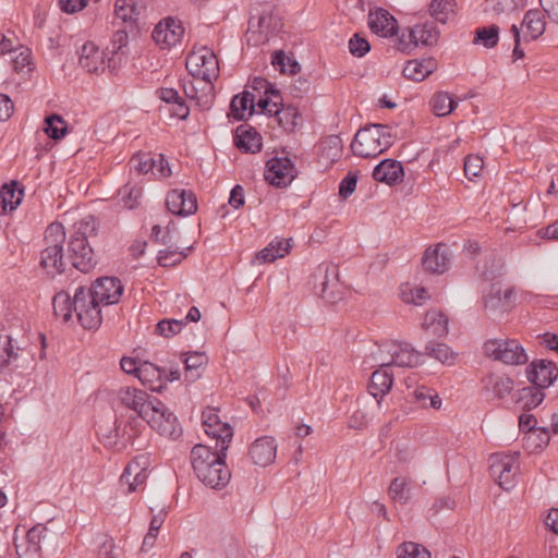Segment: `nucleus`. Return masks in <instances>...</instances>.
Masks as SVG:
<instances>
[{
  "instance_id": "39",
  "label": "nucleus",
  "mask_w": 558,
  "mask_h": 558,
  "mask_svg": "<svg viewBox=\"0 0 558 558\" xmlns=\"http://www.w3.org/2000/svg\"><path fill=\"white\" fill-rule=\"evenodd\" d=\"M53 313L64 323L69 322L74 311V299L65 291L58 292L52 299Z\"/></svg>"
},
{
  "instance_id": "45",
  "label": "nucleus",
  "mask_w": 558,
  "mask_h": 558,
  "mask_svg": "<svg viewBox=\"0 0 558 558\" xmlns=\"http://www.w3.org/2000/svg\"><path fill=\"white\" fill-rule=\"evenodd\" d=\"M166 517H167V511L165 509H160L158 511V513L153 515L150 523H149L148 532L146 533V535L143 539L142 550H149L154 547L156 539H157L158 532H159L160 527L162 526V524L166 520Z\"/></svg>"
},
{
  "instance_id": "12",
  "label": "nucleus",
  "mask_w": 558,
  "mask_h": 558,
  "mask_svg": "<svg viewBox=\"0 0 558 558\" xmlns=\"http://www.w3.org/2000/svg\"><path fill=\"white\" fill-rule=\"evenodd\" d=\"M202 420L206 434L216 439V447H220V451H227L233 436L231 426L220 421L216 409L203 411Z\"/></svg>"
},
{
  "instance_id": "20",
  "label": "nucleus",
  "mask_w": 558,
  "mask_h": 558,
  "mask_svg": "<svg viewBox=\"0 0 558 558\" xmlns=\"http://www.w3.org/2000/svg\"><path fill=\"white\" fill-rule=\"evenodd\" d=\"M277 444L274 437L263 436L257 438L250 447L248 454L254 464L267 466L276 459Z\"/></svg>"
},
{
  "instance_id": "9",
  "label": "nucleus",
  "mask_w": 558,
  "mask_h": 558,
  "mask_svg": "<svg viewBox=\"0 0 558 558\" xmlns=\"http://www.w3.org/2000/svg\"><path fill=\"white\" fill-rule=\"evenodd\" d=\"M490 475L498 481L499 486L511 489L515 484V476L519 471V452L511 454L494 453L489 458Z\"/></svg>"
},
{
  "instance_id": "36",
  "label": "nucleus",
  "mask_w": 558,
  "mask_h": 558,
  "mask_svg": "<svg viewBox=\"0 0 558 558\" xmlns=\"http://www.w3.org/2000/svg\"><path fill=\"white\" fill-rule=\"evenodd\" d=\"M274 114L279 125L287 132H294L301 121L299 110L294 106H282L281 109H274Z\"/></svg>"
},
{
  "instance_id": "28",
  "label": "nucleus",
  "mask_w": 558,
  "mask_h": 558,
  "mask_svg": "<svg viewBox=\"0 0 558 558\" xmlns=\"http://www.w3.org/2000/svg\"><path fill=\"white\" fill-rule=\"evenodd\" d=\"M163 374L165 369L158 367L157 365L147 361L140 362L137 378L151 391H161V389L165 387L162 380Z\"/></svg>"
},
{
  "instance_id": "46",
  "label": "nucleus",
  "mask_w": 558,
  "mask_h": 558,
  "mask_svg": "<svg viewBox=\"0 0 558 558\" xmlns=\"http://www.w3.org/2000/svg\"><path fill=\"white\" fill-rule=\"evenodd\" d=\"M430 108L437 117L450 114L457 106V102L446 92H439L430 99Z\"/></svg>"
},
{
  "instance_id": "62",
  "label": "nucleus",
  "mask_w": 558,
  "mask_h": 558,
  "mask_svg": "<svg viewBox=\"0 0 558 558\" xmlns=\"http://www.w3.org/2000/svg\"><path fill=\"white\" fill-rule=\"evenodd\" d=\"M356 174L348 173L339 184V195L342 198L349 197L356 189Z\"/></svg>"
},
{
  "instance_id": "18",
  "label": "nucleus",
  "mask_w": 558,
  "mask_h": 558,
  "mask_svg": "<svg viewBox=\"0 0 558 558\" xmlns=\"http://www.w3.org/2000/svg\"><path fill=\"white\" fill-rule=\"evenodd\" d=\"M526 377L533 386L544 390L558 377V368L551 361L536 360L526 367Z\"/></svg>"
},
{
  "instance_id": "31",
  "label": "nucleus",
  "mask_w": 558,
  "mask_h": 558,
  "mask_svg": "<svg viewBox=\"0 0 558 558\" xmlns=\"http://www.w3.org/2000/svg\"><path fill=\"white\" fill-rule=\"evenodd\" d=\"M31 361V353L26 349L16 345V342L9 336L8 350H4V369L26 367Z\"/></svg>"
},
{
  "instance_id": "14",
  "label": "nucleus",
  "mask_w": 558,
  "mask_h": 558,
  "mask_svg": "<svg viewBox=\"0 0 558 558\" xmlns=\"http://www.w3.org/2000/svg\"><path fill=\"white\" fill-rule=\"evenodd\" d=\"M484 308L490 314H505L514 305V295L512 288H504L496 282L490 284L489 290L483 296Z\"/></svg>"
},
{
  "instance_id": "60",
  "label": "nucleus",
  "mask_w": 558,
  "mask_h": 558,
  "mask_svg": "<svg viewBox=\"0 0 558 558\" xmlns=\"http://www.w3.org/2000/svg\"><path fill=\"white\" fill-rule=\"evenodd\" d=\"M536 423H537V420L533 414L523 413L520 415V417H519L520 429L530 433V435L526 437V442L532 440L533 434H535L537 432Z\"/></svg>"
},
{
  "instance_id": "30",
  "label": "nucleus",
  "mask_w": 558,
  "mask_h": 558,
  "mask_svg": "<svg viewBox=\"0 0 558 558\" xmlns=\"http://www.w3.org/2000/svg\"><path fill=\"white\" fill-rule=\"evenodd\" d=\"M392 384L393 375L389 372V367L380 365V368L375 371L371 377L368 392L376 399L383 398L390 391Z\"/></svg>"
},
{
  "instance_id": "4",
  "label": "nucleus",
  "mask_w": 558,
  "mask_h": 558,
  "mask_svg": "<svg viewBox=\"0 0 558 558\" xmlns=\"http://www.w3.org/2000/svg\"><path fill=\"white\" fill-rule=\"evenodd\" d=\"M65 231L62 223L53 222L45 231V241L47 246L40 254V266L49 275L61 274L64 271L63 263V243Z\"/></svg>"
},
{
  "instance_id": "64",
  "label": "nucleus",
  "mask_w": 558,
  "mask_h": 558,
  "mask_svg": "<svg viewBox=\"0 0 558 558\" xmlns=\"http://www.w3.org/2000/svg\"><path fill=\"white\" fill-rule=\"evenodd\" d=\"M537 432L533 434L532 440L527 442V447L533 449L543 448L549 442V434L546 427L537 428Z\"/></svg>"
},
{
  "instance_id": "57",
  "label": "nucleus",
  "mask_w": 558,
  "mask_h": 558,
  "mask_svg": "<svg viewBox=\"0 0 558 558\" xmlns=\"http://www.w3.org/2000/svg\"><path fill=\"white\" fill-rule=\"evenodd\" d=\"M348 47L351 54L357 58L364 57L371 50L368 40L364 36H361L359 33H355L350 38Z\"/></svg>"
},
{
  "instance_id": "11",
  "label": "nucleus",
  "mask_w": 558,
  "mask_h": 558,
  "mask_svg": "<svg viewBox=\"0 0 558 558\" xmlns=\"http://www.w3.org/2000/svg\"><path fill=\"white\" fill-rule=\"evenodd\" d=\"M100 302L87 296L85 287H78L74 293V311L85 329H97L101 322Z\"/></svg>"
},
{
  "instance_id": "23",
  "label": "nucleus",
  "mask_w": 558,
  "mask_h": 558,
  "mask_svg": "<svg viewBox=\"0 0 558 558\" xmlns=\"http://www.w3.org/2000/svg\"><path fill=\"white\" fill-rule=\"evenodd\" d=\"M147 458L144 456L134 458L124 469L120 481L129 486V493L135 492L147 480Z\"/></svg>"
},
{
  "instance_id": "32",
  "label": "nucleus",
  "mask_w": 558,
  "mask_h": 558,
  "mask_svg": "<svg viewBox=\"0 0 558 558\" xmlns=\"http://www.w3.org/2000/svg\"><path fill=\"white\" fill-rule=\"evenodd\" d=\"M439 32L433 23L417 24L410 31V40L413 45L422 44L433 46L437 43Z\"/></svg>"
},
{
  "instance_id": "53",
  "label": "nucleus",
  "mask_w": 558,
  "mask_h": 558,
  "mask_svg": "<svg viewBox=\"0 0 558 558\" xmlns=\"http://www.w3.org/2000/svg\"><path fill=\"white\" fill-rule=\"evenodd\" d=\"M156 162V158L149 154L138 153L131 158L130 167L141 174H146L149 171H154Z\"/></svg>"
},
{
  "instance_id": "58",
  "label": "nucleus",
  "mask_w": 558,
  "mask_h": 558,
  "mask_svg": "<svg viewBox=\"0 0 558 558\" xmlns=\"http://www.w3.org/2000/svg\"><path fill=\"white\" fill-rule=\"evenodd\" d=\"M120 195L123 206L133 209L138 205V199L142 197V189L125 185L123 190L120 191Z\"/></svg>"
},
{
  "instance_id": "40",
  "label": "nucleus",
  "mask_w": 558,
  "mask_h": 558,
  "mask_svg": "<svg viewBox=\"0 0 558 558\" xmlns=\"http://www.w3.org/2000/svg\"><path fill=\"white\" fill-rule=\"evenodd\" d=\"M16 187L17 182L13 181L10 184H3L0 189V205L3 210H13L20 205L23 191H17Z\"/></svg>"
},
{
  "instance_id": "55",
  "label": "nucleus",
  "mask_w": 558,
  "mask_h": 558,
  "mask_svg": "<svg viewBox=\"0 0 558 558\" xmlns=\"http://www.w3.org/2000/svg\"><path fill=\"white\" fill-rule=\"evenodd\" d=\"M184 325L183 319H162L156 325V332L165 338H170L180 332Z\"/></svg>"
},
{
  "instance_id": "50",
  "label": "nucleus",
  "mask_w": 558,
  "mask_h": 558,
  "mask_svg": "<svg viewBox=\"0 0 558 558\" xmlns=\"http://www.w3.org/2000/svg\"><path fill=\"white\" fill-rule=\"evenodd\" d=\"M186 256L187 253L175 246L174 248L160 250L157 259L161 267H171L180 264Z\"/></svg>"
},
{
  "instance_id": "7",
  "label": "nucleus",
  "mask_w": 558,
  "mask_h": 558,
  "mask_svg": "<svg viewBox=\"0 0 558 558\" xmlns=\"http://www.w3.org/2000/svg\"><path fill=\"white\" fill-rule=\"evenodd\" d=\"M484 353L488 357L509 365H522L529 360L525 350L514 339H490L484 343Z\"/></svg>"
},
{
  "instance_id": "24",
  "label": "nucleus",
  "mask_w": 558,
  "mask_h": 558,
  "mask_svg": "<svg viewBox=\"0 0 558 558\" xmlns=\"http://www.w3.org/2000/svg\"><path fill=\"white\" fill-rule=\"evenodd\" d=\"M233 141L243 153L255 154L262 149V136L248 124H241L235 129Z\"/></svg>"
},
{
  "instance_id": "43",
  "label": "nucleus",
  "mask_w": 558,
  "mask_h": 558,
  "mask_svg": "<svg viewBox=\"0 0 558 558\" xmlns=\"http://www.w3.org/2000/svg\"><path fill=\"white\" fill-rule=\"evenodd\" d=\"M388 495L393 501L407 504L411 498L410 481L405 477L393 478L388 487Z\"/></svg>"
},
{
  "instance_id": "47",
  "label": "nucleus",
  "mask_w": 558,
  "mask_h": 558,
  "mask_svg": "<svg viewBox=\"0 0 558 558\" xmlns=\"http://www.w3.org/2000/svg\"><path fill=\"white\" fill-rule=\"evenodd\" d=\"M413 396L415 401L422 408H433L438 410L441 407V399L438 393L426 386H418L413 391Z\"/></svg>"
},
{
  "instance_id": "19",
  "label": "nucleus",
  "mask_w": 558,
  "mask_h": 558,
  "mask_svg": "<svg viewBox=\"0 0 558 558\" xmlns=\"http://www.w3.org/2000/svg\"><path fill=\"white\" fill-rule=\"evenodd\" d=\"M166 206L173 215H192L197 210L196 195L187 190H172L167 195Z\"/></svg>"
},
{
  "instance_id": "42",
  "label": "nucleus",
  "mask_w": 558,
  "mask_h": 558,
  "mask_svg": "<svg viewBox=\"0 0 558 558\" xmlns=\"http://www.w3.org/2000/svg\"><path fill=\"white\" fill-rule=\"evenodd\" d=\"M473 43L485 48H494L499 40V27L495 24L477 27L474 32Z\"/></svg>"
},
{
  "instance_id": "51",
  "label": "nucleus",
  "mask_w": 558,
  "mask_h": 558,
  "mask_svg": "<svg viewBox=\"0 0 558 558\" xmlns=\"http://www.w3.org/2000/svg\"><path fill=\"white\" fill-rule=\"evenodd\" d=\"M397 558H430V553L420 544L404 542L397 548Z\"/></svg>"
},
{
  "instance_id": "2",
  "label": "nucleus",
  "mask_w": 558,
  "mask_h": 558,
  "mask_svg": "<svg viewBox=\"0 0 558 558\" xmlns=\"http://www.w3.org/2000/svg\"><path fill=\"white\" fill-rule=\"evenodd\" d=\"M98 226L94 216H87L73 225L69 241V256L73 267L85 274L97 264L88 240L97 235Z\"/></svg>"
},
{
  "instance_id": "49",
  "label": "nucleus",
  "mask_w": 558,
  "mask_h": 558,
  "mask_svg": "<svg viewBox=\"0 0 558 558\" xmlns=\"http://www.w3.org/2000/svg\"><path fill=\"white\" fill-rule=\"evenodd\" d=\"M141 9L135 0H116L114 14L123 22L135 20L141 14Z\"/></svg>"
},
{
  "instance_id": "44",
  "label": "nucleus",
  "mask_w": 558,
  "mask_h": 558,
  "mask_svg": "<svg viewBox=\"0 0 558 558\" xmlns=\"http://www.w3.org/2000/svg\"><path fill=\"white\" fill-rule=\"evenodd\" d=\"M44 131L50 138L59 141L68 133V125L60 114L53 113L45 118Z\"/></svg>"
},
{
  "instance_id": "27",
  "label": "nucleus",
  "mask_w": 558,
  "mask_h": 558,
  "mask_svg": "<svg viewBox=\"0 0 558 558\" xmlns=\"http://www.w3.org/2000/svg\"><path fill=\"white\" fill-rule=\"evenodd\" d=\"M80 65L88 73H98L106 68V56L94 43H86L82 46L80 53Z\"/></svg>"
},
{
  "instance_id": "34",
  "label": "nucleus",
  "mask_w": 558,
  "mask_h": 558,
  "mask_svg": "<svg viewBox=\"0 0 558 558\" xmlns=\"http://www.w3.org/2000/svg\"><path fill=\"white\" fill-rule=\"evenodd\" d=\"M544 398L545 393L543 389L532 385L518 391L515 403L519 404L523 411L529 412L537 408L543 402Z\"/></svg>"
},
{
  "instance_id": "52",
  "label": "nucleus",
  "mask_w": 558,
  "mask_h": 558,
  "mask_svg": "<svg viewBox=\"0 0 558 558\" xmlns=\"http://www.w3.org/2000/svg\"><path fill=\"white\" fill-rule=\"evenodd\" d=\"M425 353L441 363H451L453 361V352L445 343L428 342L425 347Z\"/></svg>"
},
{
  "instance_id": "10",
  "label": "nucleus",
  "mask_w": 558,
  "mask_h": 558,
  "mask_svg": "<svg viewBox=\"0 0 558 558\" xmlns=\"http://www.w3.org/2000/svg\"><path fill=\"white\" fill-rule=\"evenodd\" d=\"M186 69L194 77L211 83V81L218 76V59L213 50L203 47L187 56Z\"/></svg>"
},
{
  "instance_id": "1",
  "label": "nucleus",
  "mask_w": 558,
  "mask_h": 558,
  "mask_svg": "<svg viewBox=\"0 0 558 558\" xmlns=\"http://www.w3.org/2000/svg\"><path fill=\"white\" fill-rule=\"evenodd\" d=\"M216 448L215 452L204 445L194 446L191 451V463L201 482L219 489L229 483L231 475L225 462L226 451H220V447Z\"/></svg>"
},
{
  "instance_id": "37",
  "label": "nucleus",
  "mask_w": 558,
  "mask_h": 558,
  "mask_svg": "<svg viewBox=\"0 0 558 558\" xmlns=\"http://www.w3.org/2000/svg\"><path fill=\"white\" fill-rule=\"evenodd\" d=\"M522 25L526 27L527 34L531 39H536L542 36L545 32V20L544 15L538 10H530L525 13Z\"/></svg>"
},
{
  "instance_id": "38",
  "label": "nucleus",
  "mask_w": 558,
  "mask_h": 558,
  "mask_svg": "<svg viewBox=\"0 0 558 558\" xmlns=\"http://www.w3.org/2000/svg\"><path fill=\"white\" fill-rule=\"evenodd\" d=\"M448 318L438 311H428L425 314L423 327L437 337H444L448 333Z\"/></svg>"
},
{
  "instance_id": "29",
  "label": "nucleus",
  "mask_w": 558,
  "mask_h": 558,
  "mask_svg": "<svg viewBox=\"0 0 558 558\" xmlns=\"http://www.w3.org/2000/svg\"><path fill=\"white\" fill-rule=\"evenodd\" d=\"M437 70V61L434 58H425L422 60H410L403 68V75L408 80L422 82L429 74Z\"/></svg>"
},
{
  "instance_id": "61",
  "label": "nucleus",
  "mask_w": 558,
  "mask_h": 558,
  "mask_svg": "<svg viewBox=\"0 0 558 558\" xmlns=\"http://www.w3.org/2000/svg\"><path fill=\"white\" fill-rule=\"evenodd\" d=\"M485 11L492 10L497 14L515 9L514 0H485Z\"/></svg>"
},
{
  "instance_id": "16",
  "label": "nucleus",
  "mask_w": 558,
  "mask_h": 558,
  "mask_svg": "<svg viewBox=\"0 0 558 558\" xmlns=\"http://www.w3.org/2000/svg\"><path fill=\"white\" fill-rule=\"evenodd\" d=\"M389 361H381V366L390 367H415L421 364V353L416 352L411 344L404 342H392L388 345Z\"/></svg>"
},
{
  "instance_id": "5",
  "label": "nucleus",
  "mask_w": 558,
  "mask_h": 558,
  "mask_svg": "<svg viewBox=\"0 0 558 558\" xmlns=\"http://www.w3.org/2000/svg\"><path fill=\"white\" fill-rule=\"evenodd\" d=\"M142 418L161 436L175 439L181 435L177 416L156 397L146 404Z\"/></svg>"
},
{
  "instance_id": "48",
  "label": "nucleus",
  "mask_w": 558,
  "mask_h": 558,
  "mask_svg": "<svg viewBox=\"0 0 558 558\" xmlns=\"http://www.w3.org/2000/svg\"><path fill=\"white\" fill-rule=\"evenodd\" d=\"M454 0H432L429 11L437 22L445 24L454 13Z\"/></svg>"
},
{
  "instance_id": "35",
  "label": "nucleus",
  "mask_w": 558,
  "mask_h": 558,
  "mask_svg": "<svg viewBox=\"0 0 558 558\" xmlns=\"http://www.w3.org/2000/svg\"><path fill=\"white\" fill-rule=\"evenodd\" d=\"M254 95L250 92L245 90L242 94L235 95L230 104V110L232 117L238 120H244L246 111L248 110V116L254 113Z\"/></svg>"
},
{
  "instance_id": "15",
  "label": "nucleus",
  "mask_w": 558,
  "mask_h": 558,
  "mask_svg": "<svg viewBox=\"0 0 558 558\" xmlns=\"http://www.w3.org/2000/svg\"><path fill=\"white\" fill-rule=\"evenodd\" d=\"M295 178V168L288 157L271 158L267 162L265 179L277 187L287 186Z\"/></svg>"
},
{
  "instance_id": "63",
  "label": "nucleus",
  "mask_w": 558,
  "mask_h": 558,
  "mask_svg": "<svg viewBox=\"0 0 558 558\" xmlns=\"http://www.w3.org/2000/svg\"><path fill=\"white\" fill-rule=\"evenodd\" d=\"M129 43V35L125 31H117L111 39V53L119 54L123 53L122 49L126 47Z\"/></svg>"
},
{
  "instance_id": "6",
  "label": "nucleus",
  "mask_w": 558,
  "mask_h": 558,
  "mask_svg": "<svg viewBox=\"0 0 558 558\" xmlns=\"http://www.w3.org/2000/svg\"><path fill=\"white\" fill-rule=\"evenodd\" d=\"M282 28V22L278 14H275L270 7L263 9L256 15L252 14L248 20L246 40L252 46H259L269 40V36Z\"/></svg>"
},
{
  "instance_id": "21",
  "label": "nucleus",
  "mask_w": 558,
  "mask_h": 558,
  "mask_svg": "<svg viewBox=\"0 0 558 558\" xmlns=\"http://www.w3.org/2000/svg\"><path fill=\"white\" fill-rule=\"evenodd\" d=\"M451 253L445 244H437L434 248H427L422 258L424 268L434 274H444L450 264Z\"/></svg>"
},
{
  "instance_id": "25",
  "label": "nucleus",
  "mask_w": 558,
  "mask_h": 558,
  "mask_svg": "<svg viewBox=\"0 0 558 558\" xmlns=\"http://www.w3.org/2000/svg\"><path fill=\"white\" fill-rule=\"evenodd\" d=\"M404 175L403 166L395 159H385L380 161L373 171L374 180L393 185L402 181Z\"/></svg>"
},
{
  "instance_id": "41",
  "label": "nucleus",
  "mask_w": 558,
  "mask_h": 558,
  "mask_svg": "<svg viewBox=\"0 0 558 558\" xmlns=\"http://www.w3.org/2000/svg\"><path fill=\"white\" fill-rule=\"evenodd\" d=\"M271 64L281 73L294 75L301 71L300 63L292 56L286 54L283 50H276L272 53Z\"/></svg>"
},
{
  "instance_id": "56",
  "label": "nucleus",
  "mask_w": 558,
  "mask_h": 558,
  "mask_svg": "<svg viewBox=\"0 0 558 558\" xmlns=\"http://www.w3.org/2000/svg\"><path fill=\"white\" fill-rule=\"evenodd\" d=\"M207 361L204 353L192 352L184 357V364L186 373H190L191 380L196 379L199 376L198 368Z\"/></svg>"
},
{
  "instance_id": "17",
  "label": "nucleus",
  "mask_w": 558,
  "mask_h": 558,
  "mask_svg": "<svg viewBox=\"0 0 558 558\" xmlns=\"http://www.w3.org/2000/svg\"><path fill=\"white\" fill-rule=\"evenodd\" d=\"M184 35L181 22L168 17L159 22L153 31V39L161 48H170L179 44Z\"/></svg>"
},
{
  "instance_id": "33",
  "label": "nucleus",
  "mask_w": 558,
  "mask_h": 558,
  "mask_svg": "<svg viewBox=\"0 0 558 558\" xmlns=\"http://www.w3.org/2000/svg\"><path fill=\"white\" fill-rule=\"evenodd\" d=\"M484 388L497 399H504L513 389V380L506 375H488L484 379Z\"/></svg>"
},
{
  "instance_id": "54",
  "label": "nucleus",
  "mask_w": 558,
  "mask_h": 558,
  "mask_svg": "<svg viewBox=\"0 0 558 558\" xmlns=\"http://www.w3.org/2000/svg\"><path fill=\"white\" fill-rule=\"evenodd\" d=\"M47 527L43 524H37L29 529L26 533V541L28 548L26 551H33L34 555H38L40 550V542L45 536Z\"/></svg>"
},
{
  "instance_id": "3",
  "label": "nucleus",
  "mask_w": 558,
  "mask_h": 558,
  "mask_svg": "<svg viewBox=\"0 0 558 558\" xmlns=\"http://www.w3.org/2000/svg\"><path fill=\"white\" fill-rule=\"evenodd\" d=\"M396 135L386 124H369L357 131L351 144L355 156L374 158L392 146Z\"/></svg>"
},
{
  "instance_id": "8",
  "label": "nucleus",
  "mask_w": 558,
  "mask_h": 558,
  "mask_svg": "<svg viewBox=\"0 0 558 558\" xmlns=\"http://www.w3.org/2000/svg\"><path fill=\"white\" fill-rule=\"evenodd\" d=\"M312 280L316 294L325 301L333 304L341 299L339 291V270L337 265L320 264L315 269Z\"/></svg>"
},
{
  "instance_id": "26",
  "label": "nucleus",
  "mask_w": 558,
  "mask_h": 558,
  "mask_svg": "<svg viewBox=\"0 0 558 558\" xmlns=\"http://www.w3.org/2000/svg\"><path fill=\"white\" fill-rule=\"evenodd\" d=\"M120 402L137 413L140 417H143L144 411H146V404L149 403L153 398L146 391L133 388L123 387L118 392Z\"/></svg>"
},
{
  "instance_id": "59",
  "label": "nucleus",
  "mask_w": 558,
  "mask_h": 558,
  "mask_svg": "<svg viewBox=\"0 0 558 558\" xmlns=\"http://www.w3.org/2000/svg\"><path fill=\"white\" fill-rule=\"evenodd\" d=\"M483 159L477 155H470L464 160V173L472 180L477 177L483 169Z\"/></svg>"
},
{
  "instance_id": "13",
  "label": "nucleus",
  "mask_w": 558,
  "mask_h": 558,
  "mask_svg": "<svg viewBox=\"0 0 558 558\" xmlns=\"http://www.w3.org/2000/svg\"><path fill=\"white\" fill-rule=\"evenodd\" d=\"M124 291L121 281L116 277L98 278L90 289L86 290L87 296H92L98 302L110 305L120 301Z\"/></svg>"
},
{
  "instance_id": "22",
  "label": "nucleus",
  "mask_w": 558,
  "mask_h": 558,
  "mask_svg": "<svg viewBox=\"0 0 558 558\" xmlns=\"http://www.w3.org/2000/svg\"><path fill=\"white\" fill-rule=\"evenodd\" d=\"M371 31L381 37H392L398 32L397 20L385 9L378 8L368 13Z\"/></svg>"
}]
</instances>
